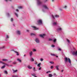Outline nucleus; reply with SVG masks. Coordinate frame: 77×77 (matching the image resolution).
I'll use <instances>...</instances> for the list:
<instances>
[{"label":"nucleus","instance_id":"nucleus-11","mask_svg":"<svg viewBox=\"0 0 77 77\" xmlns=\"http://www.w3.org/2000/svg\"><path fill=\"white\" fill-rule=\"evenodd\" d=\"M29 55L30 56H32V55L33 54V52L32 51H31L29 53Z\"/></svg>","mask_w":77,"mask_h":77},{"label":"nucleus","instance_id":"nucleus-23","mask_svg":"<svg viewBox=\"0 0 77 77\" xmlns=\"http://www.w3.org/2000/svg\"><path fill=\"white\" fill-rule=\"evenodd\" d=\"M0 63H2V64H5V63L2 62V61H0Z\"/></svg>","mask_w":77,"mask_h":77},{"label":"nucleus","instance_id":"nucleus-26","mask_svg":"<svg viewBox=\"0 0 77 77\" xmlns=\"http://www.w3.org/2000/svg\"><path fill=\"white\" fill-rule=\"evenodd\" d=\"M2 60L3 61H8V60H7V59H2Z\"/></svg>","mask_w":77,"mask_h":77},{"label":"nucleus","instance_id":"nucleus-34","mask_svg":"<svg viewBox=\"0 0 77 77\" xmlns=\"http://www.w3.org/2000/svg\"><path fill=\"white\" fill-rule=\"evenodd\" d=\"M15 15H16V16L17 17H18V14H17L16 13H15Z\"/></svg>","mask_w":77,"mask_h":77},{"label":"nucleus","instance_id":"nucleus-27","mask_svg":"<svg viewBox=\"0 0 77 77\" xmlns=\"http://www.w3.org/2000/svg\"><path fill=\"white\" fill-rule=\"evenodd\" d=\"M3 65H7V66H9V65L6 63H4V64Z\"/></svg>","mask_w":77,"mask_h":77},{"label":"nucleus","instance_id":"nucleus-17","mask_svg":"<svg viewBox=\"0 0 77 77\" xmlns=\"http://www.w3.org/2000/svg\"><path fill=\"white\" fill-rule=\"evenodd\" d=\"M28 68L29 69H32V67L30 66L29 65L28 66Z\"/></svg>","mask_w":77,"mask_h":77},{"label":"nucleus","instance_id":"nucleus-46","mask_svg":"<svg viewBox=\"0 0 77 77\" xmlns=\"http://www.w3.org/2000/svg\"><path fill=\"white\" fill-rule=\"evenodd\" d=\"M67 41L69 43V41L68 39H67Z\"/></svg>","mask_w":77,"mask_h":77},{"label":"nucleus","instance_id":"nucleus-36","mask_svg":"<svg viewBox=\"0 0 77 77\" xmlns=\"http://www.w3.org/2000/svg\"><path fill=\"white\" fill-rule=\"evenodd\" d=\"M5 1H6V2H8V1H10V2H11V0H5Z\"/></svg>","mask_w":77,"mask_h":77},{"label":"nucleus","instance_id":"nucleus-33","mask_svg":"<svg viewBox=\"0 0 77 77\" xmlns=\"http://www.w3.org/2000/svg\"><path fill=\"white\" fill-rule=\"evenodd\" d=\"M43 60H44V59L42 58L40 59V61H41V62H42Z\"/></svg>","mask_w":77,"mask_h":77},{"label":"nucleus","instance_id":"nucleus-44","mask_svg":"<svg viewBox=\"0 0 77 77\" xmlns=\"http://www.w3.org/2000/svg\"><path fill=\"white\" fill-rule=\"evenodd\" d=\"M51 47H53L54 48V47H55V46L54 45H52Z\"/></svg>","mask_w":77,"mask_h":77},{"label":"nucleus","instance_id":"nucleus-62","mask_svg":"<svg viewBox=\"0 0 77 77\" xmlns=\"http://www.w3.org/2000/svg\"><path fill=\"white\" fill-rule=\"evenodd\" d=\"M5 48V47H3V48Z\"/></svg>","mask_w":77,"mask_h":77},{"label":"nucleus","instance_id":"nucleus-50","mask_svg":"<svg viewBox=\"0 0 77 77\" xmlns=\"http://www.w3.org/2000/svg\"><path fill=\"white\" fill-rule=\"evenodd\" d=\"M58 50H59V51H61V49L59 48L58 49Z\"/></svg>","mask_w":77,"mask_h":77},{"label":"nucleus","instance_id":"nucleus-21","mask_svg":"<svg viewBox=\"0 0 77 77\" xmlns=\"http://www.w3.org/2000/svg\"><path fill=\"white\" fill-rule=\"evenodd\" d=\"M31 61L32 62H33L34 61V59H33V58H31Z\"/></svg>","mask_w":77,"mask_h":77},{"label":"nucleus","instance_id":"nucleus-35","mask_svg":"<svg viewBox=\"0 0 77 77\" xmlns=\"http://www.w3.org/2000/svg\"><path fill=\"white\" fill-rule=\"evenodd\" d=\"M32 51H34V52H35V51H36V49H33L32 50Z\"/></svg>","mask_w":77,"mask_h":77},{"label":"nucleus","instance_id":"nucleus-20","mask_svg":"<svg viewBox=\"0 0 77 77\" xmlns=\"http://www.w3.org/2000/svg\"><path fill=\"white\" fill-rule=\"evenodd\" d=\"M49 77H53V75L51 74H49L48 75Z\"/></svg>","mask_w":77,"mask_h":77},{"label":"nucleus","instance_id":"nucleus-29","mask_svg":"<svg viewBox=\"0 0 77 77\" xmlns=\"http://www.w3.org/2000/svg\"><path fill=\"white\" fill-rule=\"evenodd\" d=\"M13 77H18V76L16 75H14L12 76Z\"/></svg>","mask_w":77,"mask_h":77},{"label":"nucleus","instance_id":"nucleus-8","mask_svg":"<svg viewBox=\"0 0 77 77\" xmlns=\"http://www.w3.org/2000/svg\"><path fill=\"white\" fill-rule=\"evenodd\" d=\"M43 7L44 8H45V9H48V7L47 6L45 5H44L43 6Z\"/></svg>","mask_w":77,"mask_h":77},{"label":"nucleus","instance_id":"nucleus-16","mask_svg":"<svg viewBox=\"0 0 77 77\" xmlns=\"http://www.w3.org/2000/svg\"><path fill=\"white\" fill-rule=\"evenodd\" d=\"M31 75H32V76H34L35 77H37V76H36V74H35V73L32 74Z\"/></svg>","mask_w":77,"mask_h":77},{"label":"nucleus","instance_id":"nucleus-58","mask_svg":"<svg viewBox=\"0 0 77 77\" xmlns=\"http://www.w3.org/2000/svg\"><path fill=\"white\" fill-rule=\"evenodd\" d=\"M0 77H1V74L0 73Z\"/></svg>","mask_w":77,"mask_h":77},{"label":"nucleus","instance_id":"nucleus-47","mask_svg":"<svg viewBox=\"0 0 77 77\" xmlns=\"http://www.w3.org/2000/svg\"><path fill=\"white\" fill-rule=\"evenodd\" d=\"M41 68H42L41 67H40V68H39L38 69V70H40V69H41Z\"/></svg>","mask_w":77,"mask_h":77},{"label":"nucleus","instance_id":"nucleus-59","mask_svg":"<svg viewBox=\"0 0 77 77\" xmlns=\"http://www.w3.org/2000/svg\"><path fill=\"white\" fill-rule=\"evenodd\" d=\"M52 2H54V0H52Z\"/></svg>","mask_w":77,"mask_h":77},{"label":"nucleus","instance_id":"nucleus-60","mask_svg":"<svg viewBox=\"0 0 77 77\" xmlns=\"http://www.w3.org/2000/svg\"><path fill=\"white\" fill-rule=\"evenodd\" d=\"M1 48H0V49H1Z\"/></svg>","mask_w":77,"mask_h":77},{"label":"nucleus","instance_id":"nucleus-55","mask_svg":"<svg viewBox=\"0 0 77 77\" xmlns=\"http://www.w3.org/2000/svg\"><path fill=\"white\" fill-rule=\"evenodd\" d=\"M8 16H9V14H8Z\"/></svg>","mask_w":77,"mask_h":77},{"label":"nucleus","instance_id":"nucleus-28","mask_svg":"<svg viewBox=\"0 0 77 77\" xmlns=\"http://www.w3.org/2000/svg\"><path fill=\"white\" fill-rule=\"evenodd\" d=\"M5 66H4L2 67V68L3 69V68H5Z\"/></svg>","mask_w":77,"mask_h":77},{"label":"nucleus","instance_id":"nucleus-39","mask_svg":"<svg viewBox=\"0 0 77 77\" xmlns=\"http://www.w3.org/2000/svg\"><path fill=\"white\" fill-rule=\"evenodd\" d=\"M49 41H53V40L52 39H51L50 38L49 39Z\"/></svg>","mask_w":77,"mask_h":77},{"label":"nucleus","instance_id":"nucleus-31","mask_svg":"<svg viewBox=\"0 0 77 77\" xmlns=\"http://www.w3.org/2000/svg\"><path fill=\"white\" fill-rule=\"evenodd\" d=\"M57 40L56 39H54V42H56V41Z\"/></svg>","mask_w":77,"mask_h":77},{"label":"nucleus","instance_id":"nucleus-52","mask_svg":"<svg viewBox=\"0 0 77 77\" xmlns=\"http://www.w3.org/2000/svg\"><path fill=\"white\" fill-rule=\"evenodd\" d=\"M16 11H17V12H18V9H16Z\"/></svg>","mask_w":77,"mask_h":77},{"label":"nucleus","instance_id":"nucleus-14","mask_svg":"<svg viewBox=\"0 0 77 77\" xmlns=\"http://www.w3.org/2000/svg\"><path fill=\"white\" fill-rule=\"evenodd\" d=\"M13 51H14L15 53H17V56H18L19 55V54H18V52H17L16 51H15L14 50H13Z\"/></svg>","mask_w":77,"mask_h":77},{"label":"nucleus","instance_id":"nucleus-18","mask_svg":"<svg viewBox=\"0 0 77 77\" xmlns=\"http://www.w3.org/2000/svg\"><path fill=\"white\" fill-rule=\"evenodd\" d=\"M17 61H18V62H21V60L19 59H17Z\"/></svg>","mask_w":77,"mask_h":77},{"label":"nucleus","instance_id":"nucleus-40","mask_svg":"<svg viewBox=\"0 0 77 77\" xmlns=\"http://www.w3.org/2000/svg\"><path fill=\"white\" fill-rule=\"evenodd\" d=\"M17 70H13V71L14 72H17Z\"/></svg>","mask_w":77,"mask_h":77},{"label":"nucleus","instance_id":"nucleus-57","mask_svg":"<svg viewBox=\"0 0 77 77\" xmlns=\"http://www.w3.org/2000/svg\"><path fill=\"white\" fill-rule=\"evenodd\" d=\"M56 57H58V56H56Z\"/></svg>","mask_w":77,"mask_h":77},{"label":"nucleus","instance_id":"nucleus-45","mask_svg":"<svg viewBox=\"0 0 77 77\" xmlns=\"http://www.w3.org/2000/svg\"><path fill=\"white\" fill-rule=\"evenodd\" d=\"M16 62H14L13 63V64H14L15 65V64H16Z\"/></svg>","mask_w":77,"mask_h":77},{"label":"nucleus","instance_id":"nucleus-2","mask_svg":"<svg viewBox=\"0 0 77 77\" xmlns=\"http://www.w3.org/2000/svg\"><path fill=\"white\" fill-rule=\"evenodd\" d=\"M37 1L38 5H41L42 4V2L40 0H37Z\"/></svg>","mask_w":77,"mask_h":77},{"label":"nucleus","instance_id":"nucleus-30","mask_svg":"<svg viewBox=\"0 0 77 77\" xmlns=\"http://www.w3.org/2000/svg\"><path fill=\"white\" fill-rule=\"evenodd\" d=\"M64 8H65V9H66L67 8V6L66 5H65L64 7Z\"/></svg>","mask_w":77,"mask_h":77},{"label":"nucleus","instance_id":"nucleus-56","mask_svg":"<svg viewBox=\"0 0 77 77\" xmlns=\"http://www.w3.org/2000/svg\"><path fill=\"white\" fill-rule=\"evenodd\" d=\"M24 56H26V55H24Z\"/></svg>","mask_w":77,"mask_h":77},{"label":"nucleus","instance_id":"nucleus-6","mask_svg":"<svg viewBox=\"0 0 77 77\" xmlns=\"http://www.w3.org/2000/svg\"><path fill=\"white\" fill-rule=\"evenodd\" d=\"M17 33L18 35H21V32L20 31H17Z\"/></svg>","mask_w":77,"mask_h":77},{"label":"nucleus","instance_id":"nucleus-9","mask_svg":"<svg viewBox=\"0 0 77 77\" xmlns=\"http://www.w3.org/2000/svg\"><path fill=\"white\" fill-rule=\"evenodd\" d=\"M44 36H45V34H44L43 35L41 34L40 35V37H41V38H44Z\"/></svg>","mask_w":77,"mask_h":77},{"label":"nucleus","instance_id":"nucleus-12","mask_svg":"<svg viewBox=\"0 0 77 77\" xmlns=\"http://www.w3.org/2000/svg\"><path fill=\"white\" fill-rule=\"evenodd\" d=\"M57 31H61L62 30V28L60 27H59L57 29Z\"/></svg>","mask_w":77,"mask_h":77},{"label":"nucleus","instance_id":"nucleus-38","mask_svg":"<svg viewBox=\"0 0 77 77\" xmlns=\"http://www.w3.org/2000/svg\"><path fill=\"white\" fill-rule=\"evenodd\" d=\"M6 38H9V36H8V35H6Z\"/></svg>","mask_w":77,"mask_h":77},{"label":"nucleus","instance_id":"nucleus-7","mask_svg":"<svg viewBox=\"0 0 77 77\" xmlns=\"http://www.w3.org/2000/svg\"><path fill=\"white\" fill-rule=\"evenodd\" d=\"M31 27H32V28H33L34 29H35V30H38V29H39L37 27H36L35 26H31Z\"/></svg>","mask_w":77,"mask_h":77},{"label":"nucleus","instance_id":"nucleus-1","mask_svg":"<svg viewBox=\"0 0 77 77\" xmlns=\"http://www.w3.org/2000/svg\"><path fill=\"white\" fill-rule=\"evenodd\" d=\"M68 62L70 64L71 63V60H70V59L69 58H67V57H66L65 58V60L64 61H65V62H68Z\"/></svg>","mask_w":77,"mask_h":77},{"label":"nucleus","instance_id":"nucleus-53","mask_svg":"<svg viewBox=\"0 0 77 77\" xmlns=\"http://www.w3.org/2000/svg\"><path fill=\"white\" fill-rule=\"evenodd\" d=\"M63 70H61V72H63Z\"/></svg>","mask_w":77,"mask_h":77},{"label":"nucleus","instance_id":"nucleus-13","mask_svg":"<svg viewBox=\"0 0 77 77\" xmlns=\"http://www.w3.org/2000/svg\"><path fill=\"white\" fill-rule=\"evenodd\" d=\"M73 54V55H77V51H76V52H73L72 53Z\"/></svg>","mask_w":77,"mask_h":77},{"label":"nucleus","instance_id":"nucleus-37","mask_svg":"<svg viewBox=\"0 0 77 77\" xmlns=\"http://www.w3.org/2000/svg\"><path fill=\"white\" fill-rule=\"evenodd\" d=\"M33 71H36V70L35 69V67H34V68H33Z\"/></svg>","mask_w":77,"mask_h":77},{"label":"nucleus","instance_id":"nucleus-43","mask_svg":"<svg viewBox=\"0 0 77 77\" xmlns=\"http://www.w3.org/2000/svg\"><path fill=\"white\" fill-rule=\"evenodd\" d=\"M31 35H35V34H34L33 33H31Z\"/></svg>","mask_w":77,"mask_h":77},{"label":"nucleus","instance_id":"nucleus-51","mask_svg":"<svg viewBox=\"0 0 77 77\" xmlns=\"http://www.w3.org/2000/svg\"><path fill=\"white\" fill-rule=\"evenodd\" d=\"M53 66H51V69H53Z\"/></svg>","mask_w":77,"mask_h":77},{"label":"nucleus","instance_id":"nucleus-5","mask_svg":"<svg viewBox=\"0 0 77 77\" xmlns=\"http://www.w3.org/2000/svg\"><path fill=\"white\" fill-rule=\"evenodd\" d=\"M35 41L36 43H39V39L38 38H36L35 40Z\"/></svg>","mask_w":77,"mask_h":77},{"label":"nucleus","instance_id":"nucleus-10","mask_svg":"<svg viewBox=\"0 0 77 77\" xmlns=\"http://www.w3.org/2000/svg\"><path fill=\"white\" fill-rule=\"evenodd\" d=\"M59 66H57L55 67L56 69H57V70H58V71H59Z\"/></svg>","mask_w":77,"mask_h":77},{"label":"nucleus","instance_id":"nucleus-25","mask_svg":"<svg viewBox=\"0 0 77 77\" xmlns=\"http://www.w3.org/2000/svg\"><path fill=\"white\" fill-rule=\"evenodd\" d=\"M50 63H51V64H54V62H52V61L50 62Z\"/></svg>","mask_w":77,"mask_h":77},{"label":"nucleus","instance_id":"nucleus-41","mask_svg":"<svg viewBox=\"0 0 77 77\" xmlns=\"http://www.w3.org/2000/svg\"><path fill=\"white\" fill-rule=\"evenodd\" d=\"M18 8H19V9H22V7H19Z\"/></svg>","mask_w":77,"mask_h":77},{"label":"nucleus","instance_id":"nucleus-19","mask_svg":"<svg viewBox=\"0 0 77 77\" xmlns=\"http://www.w3.org/2000/svg\"><path fill=\"white\" fill-rule=\"evenodd\" d=\"M4 73L5 74H8V71L6 70H5L4 71Z\"/></svg>","mask_w":77,"mask_h":77},{"label":"nucleus","instance_id":"nucleus-54","mask_svg":"<svg viewBox=\"0 0 77 77\" xmlns=\"http://www.w3.org/2000/svg\"><path fill=\"white\" fill-rule=\"evenodd\" d=\"M37 62H36L35 63V65H36V64H37Z\"/></svg>","mask_w":77,"mask_h":77},{"label":"nucleus","instance_id":"nucleus-15","mask_svg":"<svg viewBox=\"0 0 77 77\" xmlns=\"http://www.w3.org/2000/svg\"><path fill=\"white\" fill-rule=\"evenodd\" d=\"M52 24L53 26H56L57 24L56 22H54L52 23Z\"/></svg>","mask_w":77,"mask_h":77},{"label":"nucleus","instance_id":"nucleus-22","mask_svg":"<svg viewBox=\"0 0 77 77\" xmlns=\"http://www.w3.org/2000/svg\"><path fill=\"white\" fill-rule=\"evenodd\" d=\"M41 65V63H40L38 65V66L39 67H40V65Z\"/></svg>","mask_w":77,"mask_h":77},{"label":"nucleus","instance_id":"nucleus-4","mask_svg":"<svg viewBox=\"0 0 77 77\" xmlns=\"http://www.w3.org/2000/svg\"><path fill=\"white\" fill-rule=\"evenodd\" d=\"M52 17L53 19H55V17H56V18H58V17H59V15H56L55 16H54L53 15H52Z\"/></svg>","mask_w":77,"mask_h":77},{"label":"nucleus","instance_id":"nucleus-24","mask_svg":"<svg viewBox=\"0 0 77 77\" xmlns=\"http://www.w3.org/2000/svg\"><path fill=\"white\" fill-rule=\"evenodd\" d=\"M51 56H56V54H51Z\"/></svg>","mask_w":77,"mask_h":77},{"label":"nucleus","instance_id":"nucleus-32","mask_svg":"<svg viewBox=\"0 0 77 77\" xmlns=\"http://www.w3.org/2000/svg\"><path fill=\"white\" fill-rule=\"evenodd\" d=\"M13 21H14V20H13V18H11V22H13Z\"/></svg>","mask_w":77,"mask_h":77},{"label":"nucleus","instance_id":"nucleus-48","mask_svg":"<svg viewBox=\"0 0 77 77\" xmlns=\"http://www.w3.org/2000/svg\"><path fill=\"white\" fill-rule=\"evenodd\" d=\"M47 0H44V2H47Z\"/></svg>","mask_w":77,"mask_h":77},{"label":"nucleus","instance_id":"nucleus-42","mask_svg":"<svg viewBox=\"0 0 77 77\" xmlns=\"http://www.w3.org/2000/svg\"><path fill=\"white\" fill-rule=\"evenodd\" d=\"M49 72H51L50 71H47V72H46V73H47V74H48V73H49Z\"/></svg>","mask_w":77,"mask_h":77},{"label":"nucleus","instance_id":"nucleus-3","mask_svg":"<svg viewBox=\"0 0 77 77\" xmlns=\"http://www.w3.org/2000/svg\"><path fill=\"white\" fill-rule=\"evenodd\" d=\"M37 23L38 24H42V20H39L37 21Z\"/></svg>","mask_w":77,"mask_h":77},{"label":"nucleus","instance_id":"nucleus-61","mask_svg":"<svg viewBox=\"0 0 77 77\" xmlns=\"http://www.w3.org/2000/svg\"><path fill=\"white\" fill-rule=\"evenodd\" d=\"M14 26H15V25L14 24H13Z\"/></svg>","mask_w":77,"mask_h":77},{"label":"nucleus","instance_id":"nucleus-49","mask_svg":"<svg viewBox=\"0 0 77 77\" xmlns=\"http://www.w3.org/2000/svg\"><path fill=\"white\" fill-rule=\"evenodd\" d=\"M26 31L27 32H29V30H26Z\"/></svg>","mask_w":77,"mask_h":77}]
</instances>
